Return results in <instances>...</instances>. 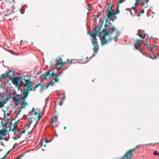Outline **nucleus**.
Here are the masks:
<instances>
[{"label": "nucleus", "mask_w": 159, "mask_h": 159, "mask_svg": "<svg viewBox=\"0 0 159 159\" xmlns=\"http://www.w3.org/2000/svg\"><path fill=\"white\" fill-rule=\"evenodd\" d=\"M46 144H45L43 145V146L44 147H46Z\"/></svg>", "instance_id": "de8ad7c7"}, {"label": "nucleus", "mask_w": 159, "mask_h": 159, "mask_svg": "<svg viewBox=\"0 0 159 159\" xmlns=\"http://www.w3.org/2000/svg\"><path fill=\"white\" fill-rule=\"evenodd\" d=\"M20 135H19V137H18V138H20Z\"/></svg>", "instance_id": "69168bd1"}, {"label": "nucleus", "mask_w": 159, "mask_h": 159, "mask_svg": "<svg viewBox=\"0 0 159 159\" xmlns=\"http://www.w3.org/2000/svg\"><path fill=\"white\" fill-rule=\"evenodd\" d=\"M16 93L15 91H14L12 92L9 93L7 95L8 97H9V99H13L15 96Z\"/></svg>", "instance_id": "ddd939ff"}, {"label": "nucleus", "mask_w": 159, "mask_h": 159, "mask_svg": "<svg viewBox=\"0 0 159 159\" xmlns=\"http://www.w3.org/2000/svg\"><path fill=\"white\" fill-rule=\"evenodd\" d=\"M22 41H20V44H22Z\"/></svg>", "instance_id": "4d7b16f0"}, {"label": "nucleus", "mask_w": 159, "mask_h": 159, "mask_svg": "<svg viewBox=\"0 0 159 159\" xmlns=\"http://www.w3.org/2000/svg\"><path fill=\"white\" fill-rule=\"evenodd\" d=\"M28 125H29L28 124V123H27V124H26V125H25V127H27V126H28Z\"/></svg>", "instance_id": "49530a36"}, {"label": "nucleus", "mask_w": 159, "mask_h": 159, "mask_svg": "<svg viewBox=\"0 0 159 159\" xmlns=\"http://www.w3.org/2000/svg\"><path fill=\"white\" fill-rule=\"evenodd\" d=\"M1 145H3V143L2 142V143H1Z\"/></svg>", "instance_id": "5fc2aeb1"}, {"label": "nucleus", "mask_w": 159, "mask_h": 159, "mask_svg": "<svg viewBox=\"0 0 159 159\" xmlns=\"http://www.w3.org/2000/svg\"><path fill=\"white\" fill-rule=\"evenodd\" d=\"M18 112H19H19H20V111H18Z\"/></svg>", "instance_id": "338daca9"}, {"label": "nucleus", "mask_w": 159, "mask_h": 159, "mask_svg": "<svg viewBox=\"0 0 159 159\" xmlns=\"http://www.w3.org/2000/svg\"><path fill=\"white\" fill-rule=\"evenodd\" d=\"M7 130L6 129H2L0 130V139H2V136H4L6 135V132ZM3 138V137H2Z\"/></svg>", "instance_id": "2eb2a0df"}, {"label": "nucleus", "mask_w": 159, "mask_h": 159, "mask_svg": "<svg viewBox=\"0 0 159 159\" xmlns=\"http://www.w3.org/2000/svg\"><path fill=\"white\" fill-rule=\"evenodd\" d=\"M25 10L22 7L20 8V13L22 14H24L25 12Z\"/></svg>", "instance_id": "bb28decb"}, {"label": "nucleus", "mask_w": 159, "mask_h": 159, "mask_svg": "<svg viewBox=\"0 0 159 159\" xmlns=\"http://www.w3.org/2000/svg\"><path fill=\"white\" fill-rule=\"evenodd\" d=\"M17 139V137H16V136H15V137L14 139Z\"/></svg>", "instance_id": "09e8293b"}, {"label": "nucleus", "mask_w": 159, "mask_h": 159, "mask_svg": "<svg viewBox=\"0 0 159 159\" xmlns=\"http://www.w3.org/2000/svg\"><path fill=\"white\" fill-rule=\"evenodd\" d=\"M103 24V22L102 21V24L100 25V27L98 26H97L90 33V36L92 38V43L93 46V49L94 52H97L99 49V47L96 38V36L98 35L99 37L101 35L100 30L102 29Z\"/></svg>", "instance_id": "f03ea898"}, {"label": "nucleus", "mask_w": 159, "mask_h": 159, "mask_svg": "<svg viewBox=\"0 0 159 159\" xmlns=\"http://www.w3.org/2000/svg\"><path fill=\"white\" fill-rule=\"evenodd\" d=\"M113 4L111 5L106 10V23L104 28L102 30L103 36L100 39L101 41V45L103 46L113 40L117 38L120 34L118 29L115 25L109 21V19L112 17L114 14V10L112 9Z\"/></svg>", "instance_id": "f257e3e1"}, {"label": "nucleus", "mask_w": 159, "mask_h": 159, "mask_svg": "<svg viewBox=\"0 0 159 159\" xmlns=\"http://www.w3.org/2000/svg\"><path fill=\"white\" fill-rule=\"evenodd\" d=\"M13 76H12V79H11L12 80V83L14 85H17L18 84V83L19 81V80H20V77H18L17 78H15L12 79Z\"/></svg>", "instance_id": "4468645a"}, {"label": "nucleus", "mask_w": 159, "mask_h": 159, "mask_svg": "<svg viewBox=\"0 0 159 159\" xmlns=\"http://www.w3.org/2000/svg\"><path fill=\"white\" fill-rule=\"evenodd\" d=\"M54 84V82L53 80H52L50 82H49L48 84L46 85L45 89H48L50 86H52Z\"/></svg>", "instance_id": "aec40b11"}, {"label": "nucleus", "mask_w": 159, "mask_h": 159, "mask_svg": "<svg viewBox=\"0 0 159 159\" xmlns=\"http://www.w3.org/2000/svg\"><path fill=\"white\" fill-rule=\"evenodd\" d=\"M9 11V9H8V11Z\"/></svg>", "instance_id": "774afa93"}, {"label": "nucleus", "mask_w": 159, "mask_h": 159, "mask_svg": "<svg viewBox=\"0 0 159 159\" xmlns=\"http://www.w3.org/2000/svg\"><path fill=\"white\" fill-rule=\"evenodd\" d=\"M125 0H120L118 2L119 4H120L123 3Z\"/></svg>", "instance_id": "2f4dec72"}, {"label": "nucleus", "mask_w": 159, "mask_h": 159, "mask_svg": "<svg viewBox=\"0 0 159 159\" xmlns=\"http://www.w3.org/2000/svg\"><path fill=\"white\" fill-rule=\"evenodd\" d=\"M153 154L156 156H158L159 155V153L157 151H156L153 153Z\"/></svg>", "instance_id": "393cba45"}, {"label": "nucleus", "mask_w": 159, "mask_h": 159, "mask_svg": "<svg viewBox=\"0 0 159 159\" xmlns=\"http://www.w3.org/2000/svg\"><path fill=\"white\" fill-rule=\"evenodd\" d=\"M145 45L146 46L147 48L150 51H151L152 49L153 48V47H150L148 45V43L145 44Z\"/></svg>", "instance_id": "4be33fe9"}, {"label": "nucleus", "mask_w": 159, "mask_h": 159, "mask_svg": "<svg viewBox=\"0 0 159 159\" xmlns=\"http://www.w3.org/2000/svg\"><path fill=\"white\" fill-rule=\"evenodd\" d=\"M25 153H23L22 154H20V157H22L23 156H24V154H25Z\"/></svg>", "instance_id": "ea45409f"}, {"label": "nucleus", "mask_w": 159, "mask_h": 159, "mask_svg": "<svg viewBox=\"0 0 159 159\" xmlns=\"http://www.w3.org/2000/svg\"><path fill=\"white\" fill-rule=\"evenodd\" d=\"M138 16H140L139 13L138 14Z\"/></svg>", "instance_id": "bf43d9fd"}, {"label": "nucleus", "mask_w": 159, "mask_h": 159, "mask_svg": "<svg viewBox=\"0 0 159 159\" xmlns=\"http://www.w3.org/2000/svg\"><path fill=\"white\" fill-rule=\"evenodd\" d=\"M32 119V118H29L28 119V123H29L30 124H31V120Z\"/></svg>", "instance_id": "c756f323"}, {"label": "nucleus", "mask_w": 159, "mask_h": 159, "mask_svg": "<svg viewBox=\"0 0 159 159\" xmlns=\"http://www.w3.org/2000/svg\"><path fill=\"white\" fill-rule=\"evenodd\" d=\"M31 76L27 75L25 77H20V86L23 83V80H25V83L24 86L25 88H26L27 87L33 84V81L30 80Z\"/></svg>", "instance_id": "39448f33"}, {"label": "nucleus", "mask_w": 159, "mask_h": 159, "mask_svg": "<svg viewBox=\"0 0 159 159\" xmlns=\"http://www.w3.org/2000/svg\"><path fill=\"white\" fill-rule=\"evenodd\" d=\"M46 142L48 143V140H47Z\"/></svg>", "instance_id": "6e6d98bb"}, {"label": "nucleus", "mask_w": 159, "mask_h": 159, "mask_svg": "<svg viewBox=\"0 0 159 159\" xmlns=\"http://www.w3.org/2000/svg\"><path fill=\"white\" fill-rule=\"evenodd\" d=\"M33 88V86L30 85L26 88H25L20 94V111L22 109H24L26 106L28 105L26 102V98L28 96L30 91H31Z\"/></svg>", "instance_id": "7ed1b4c3"}, {"label": "nucleus", "mask_w": 159, "mask_h": 159, "mask_svg": "<svg viewBox=\"0 0 159 159\" xmlns=\"http://www.w3.org/2000/svg\"><path fill=\"white\" fill-rule=\"evenodd\" d=\"M65 99V97H62L61 98V99L63 100H64Z\"/></svg>", "instance_id": "58836bf2"}, {"label": "nucleus", "mask_w": 159, "mask_h": 159, "mask_svg": "<svg viewBox=\"0 0 159 159\" xmlns=\"http://www.w3.org/2000/svg\"><path fill=\"white\" fill-rule=\"evenodd\" d=\"M42 86V88L41 89V90H42L44 89V87L45 86V85L44 84H42L41 83H39L37 84L34 88V91L35 90V89L36 88H37L39 86Z\"/></svg>", "instance_id": "a211bd4d"}, {"label": "nucleus", "mask_w": 159, "mask_h": 159, "mask_svg": "<svg viewBox=\"0 0 159 159\" xmlns=\"http://www.w3.org/2000/svg\"><path fill=\"white\" fill-rule=\"evenodd\" d=\"M6 112H4V118H5V117H6Z\"/></svg>", "instance_id": "c03bdc74"}, {"label": "nucleus", "mask_w": 159, "mask_h": 159, "mask_svg": "<svg viewBox=\"0 0 159 159\" xmlns=\"http://www.w3.org/2000/svg\"><path fill=\"white\" fill-rule=\"evenodd\" d=\"M137 34L142 39H144L146 37L145 34L144 32H143L140 33H139V32H138V33Z\"/></svg>", "instance_id": "6ab92c4d"}, {"label": "nucleus", "mask_w": 159, "mask_h": 159, "mask_svg": "<svg viewBox=\"0 0 159 159\" xmlns=\"http://www.w3.org/2000/svg\"><path fill=\"white\" fill-rule=\"evenodd\" d=\"M15 159H20V155H19Z\"/></svg>", "instance_id": "4c0bfd02"}, {"label": "nucleus", "mask_w": 159, "mask_h": 159, "mask_svg": "<svg viewBox=\"0 0 159 159\" xmlns=\"http://www.w3.org/2000/svg\"><path fill=\"white\" fill-rule=\"evenodd\" d=\"M148 6V5H147V6H146L145 7V8H147Z\"/></svg>", "instance_id": "603ef678"}, {"label": "nucleus", "mask_w": 159, "mask_h": 159, "mask_svg": "<svg viewBox=\"0 0 159 159\" xmlns=\"http://www.w3.org/2000/svg\"><path fill=\"white\" fill-rule=\"evenodd\" d=\"M119 6H118L117 7V8L116 10V11L114 10V14L113 15V16L110 19H109V21H112L113 22H114V20H116L117 18L116 16V15L119 13Z\"/></svg>", "instance_id": "1a4fd4ad"}, {"label": "nucleus", "mask_w": 159, "mask_h": 159, "mask_svg": "<svg viewBox=\"0 0 159 159\" xmlns=\"http://www.w3.org/2000/svg\"><path fill=\"white\" fill-rule=\"evenodd\" d=\"M29 113L32 115H36L39 114L38 111H35L34 108H33L32 111L29 112Z\"/></svg>", "instance_id": "f3484780"}, {"label": "nucleus", "mask_w": 159, "mask_h": 159, "mask_svg": "<svg viewBox=\"0 0 159 159\" xmlns=\"http://www.w3.org/2000/svg\"><path fill=\"white\" fill-rule=\"evenodd\" d=\"M18 96H20V95L18 94Z\"/></svg>", "instance_id": "e2e57ef3"}, {"label": "nucleus", "mask_w": 159, "mask_h": 159, "mask_svg": "<svg viewBox=\"0 0 159 159\" xmlns=\"http://www.w3.org/2000/svg\"><path fill=\"white\" fill-rule=\"evenodd\" d=\"M58 117L56 116H54V117L52 119V121L53 122H54L57 120Z\"/></svg>", "instance_id": "5701e85b"}, {"label": "nucleus", "mask_w": 159, "mask_h": 159, "mask_svg": "<svg viewBox=\"0 0 159 159\" xmlns=\"http://www.w3.org/2000/svg\"><path fill=\"white\" fill-rule=\"evenodd\" d=\"M31 43L32 44H33V42H31Z\"/></svg>", "instance_id": "0e129e2a"}, {"label": "nucleus", "mask_w": 159, "mask_h": 159, "mask_svg": "<svg viewBox=\"0 0 159 159\" xmlns=\"http://www.w3.org/2000/svg\"><path fill=\"white\" fill-rule=\"evenodd\" d=\"M142 44V40L139 39H138L135 41L134 46L137 50L139 51L141 49L140 46L141 44Z\"/></svg>", "instance_id": "6e6552de"}, {"label": "nucleus", "mask_w": 159, "mask_h": 159, "mask_svg": "<svg viewBox=\"0 0 159 159\" xmlns=\"http://www.w3.org/2000/svg\"><path fill=\"white\" fill-rule=\"evenodd\" d=\"M150 58H152V59L153 58L152 57H151H151H150Z\"/></svg>", "instance_id": "13d9d810"}, {"label": "nucleus", "mask_w": 159, "mask_h": 159, "mask_svg": "<svg viewBox=\"0 0 159 159\" xmlns=\"http://www.w3.org/2000/svg\"><path fill=\"white\" fill-rule=\"evenodd\" d=\"M138 146L131 149L126 152V153L119 159H131L133 155V152L137 148Z\"/></svg>", "instance_id": "423d86ee"}, {"label": "nucleus", "mask_w": 159, "mask_h": 159, "mask_svg": "<svg viewBox=\"0 0 159 159\" xmlns=\"http://www.w3.org/2000/svg\"><path fill=\"white\" fill-rule=\"evenodd\" d=\"M88 9L89 11H91V10L90 9V8H91V5L90 4H88Z\"/></svg>", "instance_id": "cd10ccee"}, {"label": "nucleus", "mask_w": 159, "mask_h": 159, "mask_svg": "<svg viewBox=\"0 0 159 159\" xmlns=\"http://www.w3.org/2000/svg\"><path fill=\"white\" fill-rule=\"evenodd\" d=\"M9 52L10 53H11V54H12L13 55H19V54H16V53H15V52L13 51H12V50H9Z\"/></svg>", "instance_id": "b1692460"}, {"label": "nucleus", "mask_w": 159, "mask_h": 159, "mask_svg": "<svg viewBox=\"0 0 159 159\" xmlns=\"http://www.w3.org/2000/svg\"><path fill=\"white\" fill-rule=\"evenodd\" d=\"M63 103V102L61 101L59 102L58 104L60 106H61L62 105Z\"/></svg>", "instance_id": "7c9ffc66"}, {"label": "nucleus", "mask_w": 159, "mask_h": 159, "mask_svg": "<svg viewBox=\"0 0 159 159\" xmlns=\"http://www.w3.org/2000/svg\"><path fill=\"white\" fill-rule=\"evenodd\" d=\"M135 3L134 5L135 6H137L138 5L141 4L143 5H144L145 3H147L148 2L149 0H145L144 1H143V0H135Z\"/></svg>", "instance_id": "9d476101"}, {"label": "nucleus", "mask_w": 159, "mask_h": 159, "mask_svg": "<svg viewBox=\"0 0 159 159\" xmlns=\"http://www.w3.org/2000/svg\"><path fill=\"white\" fill-rule=\"evenodd\" d=\"M4 106V103H3L1 101H0V108Z\"/></svg>", "instance_id": "a878e982"}, {"label": "nucleus", "mask_w": 159, "mask_h": 159, "mask_svg": "<svg viewBox=\"0 0 159 159\" xmlns=\"http://www.w3.org/2000/svg\"><path fill=\"white\" fill-rule=\"evenodd\" d=\"M7 116H10V114L9 113H7Z\"/></svg>", "instance_id": "a18cd8bd"}, {"label": "nucleus", "mask_w": 159, "mask_h": 159, "mask_svg": "<svg viewBox=\"0 0 159 159\" xmlns=\"http://www.w3.org/2000/svg\"><path fill=\"white\" fill-rule=\"evenodd\" d=\"M12 100L15 102V106H18V104L20 103V99H17L16 96L12 99Z\"/></svg>", "instance_id": "dca6fc26"}, {"label": "nucleus", "mask_w": 159, "mask_h": 159, "mask_svg": "<svg viewBox=\"0 0 159 159\" xmlns=\"http://www.w3.org/2000/svg\"><path fill=\"white\" fill-rule=\"evenodd\" d=\"M70 61L69 63L70 64H72V60H69V59H67L66 61H61V62L60 63H59L58 64L57 67H56V68H60L65 63H66V62Z\"/></svg>", "instance_id": "f8f14e48"}, {"label": "nucleus", "mask_w": 159, "mask_h": 159, "mask_svg": "<svg viewBox=\"0 0 159 159\" xmlns=\"http://www.w3.org/2000/svg\"><path fill=\"white\" fill-rule=\"evenodd\" d=\"M140 12L142 14H143L144 12V10H142Z\"/></svg>", "instance_id": "c9c22d12"}, {"label": "nucleus", "mask_w": 159, "mask_h": 159, "mask_svg": "<svg viewBox=\"0 0 159 159\" xmlns=\"http://www.w3.org/2000/svg\"><path fill=\"white\" fill-rule=\"evenodd\" d=\"M60 59H61V61H62V58H61Z\"/></svg>", "instance_id": "052dcab7"}, {"label": "nucleus", "mask_w": 159, "mask_h": 159, "mask_svg": "<svg viewBox=\"0 0 159 159\" xmlns=\"http://www.w3.org/2000/svg\"><path fill=\"white\" fill-rule=\"evenodd\" d=\"M12 76L13 77H14L15 76V74L13 71L11 70L8 72L7 74H4L2 75L1 79H5L6 77L9 76L10 79H12Z\"/></svg>", "instance_id": "0eeeda50"}, {"label": "nucleus", "mask_w": 159, "mask_h": 159, "mask_svg": "<svg viewBox=\"0 0 159 159\" xmlns=\"http://www.w3.org/2000/svg\"><path fill=\"white\" fill-rule=\"evenodd\" d=\"M42 145H43V142H42Z\"/></svg>", "instance_id": "680f3d73"}, {"label": "nucleus", "mask_w": 159, "mask_h": 159, "mask_svg": "<svg viewBox=\"0 0 159 159\" xmlns=\"http://www.w3.org/2000/svg\"><path fill=\"white\" fill-rule=\"evenodd\" d=\"M9 100V97H8L7 96V95L6 96V99L2 100V101H2V102L4 103V105Z\"/></svg>", "instance_id": "412c9836"}, {"label": "nucleus", "mask_w": 159, "mask_h": 159, "mask_svg": "<svg viewBox=\"0 0 159 159\" xmlns=\"http://www.w3.org/2000/svg\"><path fill=\"white\" fill-rule=\"evenodd\" d=\"M93 16L95 17V18L94 19V20H95L97 19V18H96V15H94Z\"/></svg>", "instance_id": "79ce46f5"}, {"label": "nucleus", "mask_w": 159, "mask_h": 159, "mask_svg": "<svg viewBox=\"0 0 159 159\" xmlns=\"http://www.w3.org/2000/svg\"><path fill=\"white\" fill-rule=\"evenodd\" d=\"M38 122L37 121L36 122V123H35V124L34 126V127L36 125H38Z\"/></svg>", "instance_id": "a19ab883"}, {"label": "nucleus", "mask_w": 159, "mask_h": 159, "mask_svg": "<svg viewBox=\"0 0 159 159\" xmlns=\"http://www.w3.org/2000/svg\"><path fill=\"white\" fill-rule=\"evenodd\" d=\"M26 130H23V131H22L21 133H20V134H24V133H25V132Z\"/></svg>", "instance_id": "72a5a7b5"}, {"label": "nucleus", "mask_w": 159, "mask_h": 159, "mask_svg": "<svg viewBox=\"0 0 159 159\" xmlns=\"http://www.w3.org/2000/svg\"><path fill=\"white\" fill-rule=\"evenodd\" d=\"M19 144L18 143H15L13 146V148H15L16 147L18 146Z\"/></svg>", "instance_id": "c85d7f7f"}, {"label": "nucleus", "mask_w": 159, "mask_h": 159, "mask_svg": "<svg viewBox=\"0 0 159 159\" xmlns=\"http://www.w3.org/2000/svg\"><path fill=\"white\" fill-rule=\"evenodd\" d=\"M153 47H154V48H157V46H154Z\"/></svg>", "instance_id": "8fccbe9b"}, {"label": "nucleus", "mask_w": 159, "mask_h": 159, "mask_svg": "<svg viewBox=\"0 0 159 159\" xmlns=\"http://www.w3.org/2000/svg\"><path fill=\"white\" fill-rule=\"evenodd\" d=\"M39 114V115L38 116V117H39V119H41V116L40 115V114Z\"/></svg>", "instance_id": "473e14b6"}, {"label": "nucleus", "mask_w": 159, "mask_h": 159, "mask_svg": "<svg viewBox=\"0 0 159 159\" xmlns=\"http://www.w3.org/2000/svg\"><path fill=\"white\" fill-rule=\"evenodd\" d=\"M10 151H9L5 155V156H6V157H7V155L10 153Z\"/></svg>", "instance_id": "e433bc0d"}, {"label": "nucleus", "mask_w": 159, "mask_h": 159, "mask_svg": "<svg viewBox=\"0 0 159 159\" xmlns=\"http://www.w3.org/2000/svg\"><path fill=\"white\" fill-rule=\"evenodd\" d=\"M157 56L156 55L153 58V59H157Z\"/></svg>", "instance_id": "f704fd0d"}, {"label": "nucleus", "mask_w": 159, "mask_h": 159, "mask_svg": "<svg viewBox=\"0 0 159 159\" xmlns=\"http://www.w3.org/2000/svg\"><path fill=\"white\" fill-rule=\"evenodd\" d=\"M60 74H57L55 75L54 73H53V71L52 70L47 72L46 73H45L44 74L42 75H40V77L43 78L44 80H47L48 77L49 78H51L52 76H55V78H54V80L55 82H58L59 81V79L58 78Z\"/></svg>", "instance_id": "20e7f679"}, {"label": "nucleus", "mask_w": 159, "mask_h": 159, "mask_svg": "<svg viewBox=\"0 0 159 159\" xmlns=\"http://www.w3.org/2000/svg\"><path fill=\"white\" fill-rule=\"evenodd\" d=\"M64 129H65L66 128V127H64Z\"/></svg>", "instance_id": "864d4df0"}, {"label": "nucleus", "mask_w": 159, "mask_h": 159, "mask_svg": "<svg viewBox=\"0 0 159 159\" xmlns=\"http://www.w3.org/2000/svg\"><path fill=\"white\" fill-rule=\"evenodd\" d=\"M6 157L5 156L3 157L2 158H1L0 159H5Z\"/></svg>", "instance_id": "37998d69"}, {"label": "nucleus", "mask_w": 159, "mask_h": 159, "mask_svg": "<svg viewBox=\"0 0 159 159\" xmlns=\"http://www.w3.org/2000/svg\"><path fill=\"white\" fill-rule=\"evenodd\" d=\"M20 120V119H19L17 121H16L14 125H12L11 124V128L12 127H13V129H12V131L13 132H16V130H17V125L19 123V121Z\"/></svg>", "instance_id": "9b49d317"}, {"label": "nucleus", "mask_w": 159, "mask_h": 159, "mask_svg": "<svg viewBox=\"0 0 159 159\" xmlns=\"http://www.w3.org/2000/svg\"><path fill=\"white\" fill-rule=\"evenodd\" d=\"M18 89L19 90V89H20V85L19 86Z\"/></svg>", "instance_id": "3c124183"}]
</instances>
